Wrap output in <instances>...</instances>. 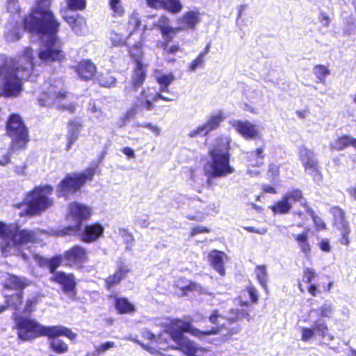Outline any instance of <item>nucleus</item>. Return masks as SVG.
I'll use <instances>...</instances> for the list:
<instances>
[{
	"label": "nucleus",
	"mask_w": 356,
	"mask_h": 356,
	"mask_svg": "<svg viewBox=\"0 0 356 356\" xmlns=\"http://www.w3.org/2000/svg\"><path fill=\"white\" fill-rule=\"evenodd\" d=\"M51 0H38L37 7L24 19V29L41 38L39 59L44 63L60 61L65 58L56 36L59 23L49 10Z\"/></svg>",
	"instance_id": "obj_1"
},
{
	"label": "nucleus",
	"mask_w": 356,
	"mask_h": 356,
	"mask_svg": "<svg viewBox=\"0 0 356 356\" xmlns=\"http://www.w3.org/2000/svg\"><path fill=\"white\" fill-rule=\"evenodd\" d=\"M33 51L26 47L17 60H8L0 55V97H16L23 90V80L33 70Z\"/></svg>",
	"instance_id": "obj_2"
},
{
	"label": "nucleus",
	"mask_w": 356,
	"mask_h": 356,
	"mask_svg": "<svg viewBox=\"0 0 356 356\" xmlns=\"http://www.w3.org/2000/svg\"><path fill=\"white\" fill-rule=\"evenodd\" d=\"M232 139L226 135L216 138L213 145L208 150L211 159L203 167L204 175L208 180L227 177L234 172L230 164Z\"/></svg>",
	"instance_id": "obj_3"
},
{
	"label": "nucleus",
	"mask_w": 356,
	"mask_h": 356,
	"mask_svg": "<svg viewBox=\"0 0 356 356\" xmlns=\"http://www.w3.org/2000/svg\"><path fill=\"white\" fill-rule=\"evenodd\" d=\"M18 337L22 341H29L39 337H54L65 336L72 341L76 339V334L70 329L63 325L44 326L35 320L18 317L14 314Z\"/></svg>",
	"instance_id": "obj_4"
},
{
	"label": "nucleus",
	"mask_w": 356,
	"mask_h": 356,
	"mask_svg": "<svg viewBox=\"0 0 356 356\" xmlns=\"http://www.w3.org/2000/svg\"><path fill=\"white\" fill-rule=\"evenodd\" d=\"M52 193L53 188L49 185L35 187L26 195L24 202L19 205V207H24L19 215L35 216L48 209L54 204L53 199L50 197Z\"/></svg>",
	"instance_id": "obj_5"
},
{
	"label": "nucleus",
	"mask_w": 356,
	"mask_h": 356,
	"mask_svg": "<svg viewBox=\"0 0 356 356\" xmlns=\"http://www.w3.org/2000/svg\"><path fill=\"white\" fill-rule=\"evenodd\" d=\"M67 97V92L62 79H52L44 86L42 93L39 95L38 101L41 106H62L70 113L75 111L76 104H62Z\"/></svg>",
	"instance_id": "obj_6"
},
{
	"label": "nucleus",
	"mask_w": 356,
	"mask_h": 356,
	"mask_svg": "<svg viewBox=\"0 0 356 356\" xmlns=\"http://www.w3.org/2000/svg\"><path fill=\"white\" fill-rule=\"evenodd\" d=\"M44 234L41 231L19 229L16 224H5L0 222V238L14 245L36 243Z\"/></svg>",
	"instance_id": "obj_7"
},
{
	"label": "nucleus",
	"mask_w": 356,
	"mask_h": 356,
	"mask_svg": "<svg viewBox=\"0 0 356 356\" xmlns=\"http://www.w3.org/2000/svg\"><path fill=\"white\" fill-rule=\"evenodd\" d=\"M6 134L11 138L10 150L24 149L29 140L28 129L21 117L13 114L6 123Z\"/></svg>",
	"instance_id": "obj_8"
},
{
	"label": "nucleus",
	"mask_w": 356,
	"mask_h": 356,
	"mask_svg": "<svg viewBox=\"0 0 356 356\" xmlns=\"http://www.w3.org/2000/svg\"><path fill=\"white\" fill-rule=\"evenodd\" d=\"M96 166L92 165L81 173L67 175L58 185V193L60 195L67 197L78 191L87 181L92 179Z\"/></svg>",
	"instance_id": "obj_9"
},
{
	"label": "nucleus",
	"mask_w": 356,
	"mask_h": 356,
	"mask_svg": "<svg viewBox=\"0 0 356 356\" xmlns=\"http://www.w3.org/2000/svg\"><path fill=\"white\" fill-rule=\"evenodd\" d=\"M69 210L68 217L72 218L74 220V225L70 226L65 229L60 231V234L61 236L76 232L80 227L81 221L88 218L91 214L90 207L76 202L70 204L69 205Z\"/></svg>",
	"instance_id": "obj_10"
},
{
	"label": "nucleus",
	"mask_w": 356,
	"mask_h": 356,
	"mask_svg": "<svg viewBox=\"0 0 356 356\" xmlns=\"http://www.w3.org/2000/svg\"><path fill=\"white\" fill-rule=\"evenodd\" d=\"M298 154L306 172L314 177L321 176L318 161L315 159L312 150L302 145L299 147Z\"/></svg>",
	"instance_id": "obj_11"
},
{
	"label": "nucleus",
	"mask_w": 356,
	"mask_h": 356,
	"mask_svg": "<svg viewBox=\"0 0 356 356\" xmlns=\"http://www.w3.org/2000/svg\"><path fill=\"white\" fill-rule=\"evenodd\" d=\"M330 212L333 216L334 223L338 227L341 231V237L340 242L343 245H348L350 243L349 234L350 229L348 222L345 220V212L339 207L335 206L330 209Z\"/></svg>",
	"instance_id": "obj_12"
},
{
	"label": "nucleus",
	"mask_w": 356,
	"mask_h": 356,
	"mask_svg": "<svg viewBox=\"0 0 356 356\" xmlns=\"http://www.w3.org/2000/svg\"><path fill=\"white\" fill-rule=\"evenodd\" d=\"M231 124L236 131L246 140H253L260 137V131L257 126L248 120H234Z\"/></svg>",
	"instance_id": "obj_13"
},
{
	"label": "nucleus",
	"mask_w": 356,
	"mask_h": 356,
	"mask_svg": "<svg viewBox=\"0 0 356 356\" xmlns=\"http://www.w3.org/2000/svg\"><path fill=\"white\" fill-rule=\"evenodd\" d=\"M317 274L313 268H305L302 271L301 280H298V287L300 292L305 291L302 282L309 284L307 287V292L312 296L316 297L321 292L319 286L316 284H312V281L316 278Z\"/></svg>",
	"instance_id": "obj_14"
},
{
	"label": "nucleus",
	"mask_w": 356,
	"mask_h": 356,
	"mask_svg": "<svg viewBox=\"0 0 356 356\" xmlns=\"http://www.w3.org/2000/svg\"><path fill=\"white\" fill-rule=\"evenodd\" d=\"M200 20V13L197 10L187 11L177 19L178 30L193 31Z\"/></svg>",
	"instance_id": "obj_15"
},
{
	"label": "nucleus",
	"mask_w": 356,
	"mask_h": 356,
	"mask_svg": "<svg viewBox=\"0 0 356 356\" xmlns=\"http://www.w3.org/2000/svg\"><path fill=\"white\" fill-rule=\"evenodd\" d=\"M137 103L133 105L127 110L125 114L127 119H133L138 114V111L142 108L150 111L154 108L152 100L147 99V92L145 89H143L137 97Z\"/></svg>",
	"instance_id": "obj_16"
},
{
	"label": "nucleus",
	"mask_w": 356,
	"mask_h": 356,
	"mask_svg": "<svg viewBox=\"0 0 356 356\" xmlns=\"http://www.w3.org/2000/svg\"><path fill=\"white\" fill-rule=\"evenodd\" d=\"M61 14L65 21L70 26L76 35H83L87 30L86 19L80 15H70L67 10H62Z\"/></svg>",
	"instance_id": "obj_17"
},
{
	"label": "nucleus",
	"mask_w": 356,
	"mask_h": 356,
	"mask_svg": "<svg viewBox=\"0 0 356 356\" xmlns=\"http://www.w3.org/2000/svg\"><path fill=\"white\" fill-rule=\"evenodd\" d=\"M147 64L138 63L135 64L131 74V87L137 90L145 81L147 76Z\"/></svg>",
	"instance_id": "obj_18"
},
{
	"label": "nucleus",
	"mask_w": 356,
	"mask_h": 356,
	"mask_svg": "<svg viewBox=\"0 0 356 356\" xmlns=\"http://www.w3.org/2000/svg\"><path fill=\"white\" fill-rule=\"evenodd\" d=\"M169 19L165 15H161L159 19V24L157 28L160 31L162 38L163 39V47H166L168 44L172 41L174 35L180 31L177 27H172L168 25Z\"/></svg>",
	"instance_id": "obj_19"
},
{
	"label": "nucleus",
	"mask_w": 356,
	"mask_h": 356,
	"mask_svg": "<svg viewBox=\"0 0 356 356\" xmlns=\"http://www.w3.org/2000/svg\"><path fill=\"white\" fill-rule=\"evenodd\" d=\"M175 289L179 292L181 297L187 296L193 291L201 292L203 290L202 286L192 280H188L186 277H179L174 284Z\"/></svg>",
	"instance_id": "obj_20"
},
{
	"label": "nucleus",
	"mask_w": 356,
	"mask_h": 356,
	"mask_svg": "<svg viewBox=\"0 0 356 356\" xmlns=\"http://www.w3.org/2000/svg\"><path fill=\"white\" fill-rule=\"evenodd\" d=\"M65 259L67 265L79 268L86 261V254L81 247L74 246L65 254Z\"/></svg>",
	"instance_id": "obj_21"
},
{
	"label": "nucleus",
	"mask_w": 356,
	"mask_h": 356,
	"mask_svg": "<svg viewBox=\"0 0 356 356\" xmlns=\"http://www.w3.org/2000/svg\"><path fill=\"white\" fill-rule=\"evenodd\" d=\"M51 280L62 286L64 293H67L74 291L76 282L72 274H65L63 272H56L51 278Z\"/></svg>",
	"instance_id": "obj_22"
},
{
	"label": "nucleus",
	"mask_w": 356,
	"mask_h": 356,
	"mask_svg": "<svg viewBox=\"0 0 356 356\" xmlns=\"http://www.w3.org/2000/svg\"><path fill=\"white\" fill-rule=\"evenodd\" d=\"M208 258L213 268L220 275H225L224 259H227V254L223 252L213 250L209 254Z\"/></svg>",
	"instance_id": "obj_23"
},
{
	"label": "nucleus",
	"mask_w": 356,
	"mask_h": 356,
	"mask_svg": "<svg viewBox=\"0 0 356 356\" xmlns=\"http://www.w3.org/2000/svg\"><path fill=\"white\" fill-rule=\"evenodd\" d=\"M349 147L356 149V138L348 134L337 136V138L330 144V148L333 151H341Z\"/></svg>",
	"instance_id": "obj_24"
},
{
	"label": "nucleus",
	"mask_w": 356,
	"mask_h": 356,
	"mask_svg": "<svg viewBox=\"0 0 356 356\" xmlns=\"http://www.w3.org/2000/svg\"><path fill=\"white\" fill-rule=\"evenodd\" d=\"M243 293H247L250 300H243V294L239 295L236 300L241 307H248L251 305H256L259 300V293L257 289L252 284L250 283L243 290Z\"/></svg>",
	"instance_id": "obj_25"
},
{
	"label": "nucleus",
	"mask_w": 356,
	"mask_h": 356,
	"mask_svg": "<svg viewBox=\"0 0 356 356\" xmlns=\"http://www.w3.org/2000/svg\"><path fill=\"white\" fill-rule=\"evenodd\" d=\"M75 71L81 79L88 80L94 76L96 67L90 60H86L81 61L75 67Z\"/></svg>",
	"instance_id": "obj_26"
},
{
	"label": "nucleus",
	"mask_w": 356,
	"mask_h": 356,
	"mask_svg": "<svg viewBox=\"0 0 356 356\" xmlns=\"http://www.w3.org/2000/svg\"><path fill=\"white\" fill-rule=\"evenodd\" d=\"M104 232V228L99 224H95L86 226L82 234L84 242L92 243L99 238Z\"/></svg>",
	"instance_id": "obj_27"
},
{
	"label": "nucleus",
	"mask_w": 356,
	"mask_h": 356,
	"mask_svg": "<svg viewBox=\"0 0 356 356\" xmlns=\"http://www.w3.org/2000/svg\"><path fill=\"white\" fill-rule=\"evenodd\" d=\"M274 215H284L289 213L292 209L291 202L282 195L280 200H277L269 207Z\"/></svg>",
	"instance_id": "obj_28"
},
{
	"label": "nucleus",
	"mask_w": 356,
	"mask_h": 356,
	"mask_svg": "<svg viewBox=\"0 0 356 356\" xmlns=\"http://www.w3.org/2000/svg\"><path fill=\"white\" fill-rule=\"evenodd\" d=\"M224 120V115L221 111L215 114L211 115L207 121L203 124L205 129V134L207 135L212 131L218 129Z\"/></svg>",
	"instance_id": "obj_29"
},
{
	"label": "nucleus",
	"mask_w": 356,
	"mask_h": 356,
	"mask_svg": "<svg viewBox=\"0 0 356 356\" xmlns=\"http://www.w3.org/2000/svg\"><path fill=\"white\" fill-rule=\"evenodd\" d=\"M115 308L120 314H133L136 311L135 305L126 298H117L114 302Z\"/></svg>",
	"instance_id": "obj_30"
},
{
	"label": "nucleus",
	"mask_w": 356,
	"mask_h": 356,
	"mask_svg": "<svg viewBox=\"0 0 356 356\" xmlns=\"http://www.w3.org/2000/svg\"><path fill=\"white\" fill-rule=\"evenodd\" d=\"M284 196L290 202H299L304 208L309 209V204L300 188H292L291 191L286 193Z\"/></svg>",
	"instance_id": "obj_31"
},
{
	"label": "nucleus",
	"mask_w": 356,
	"mask_h": 356,
	"mask_svg": "<svg viewBox=\"0 0 356 356\" xmlns=\"http://www.w3.org/2000/svg\"><path fill=\"white\" fill-rule=\"evenodd\" d=\"M63 261V258L61 255H57L51 259L39 257L38 259L40 266H47L53 275L56 273V269L61 265Z\"/></svg>",
	"instance_id": "obj_32"
},
{
	"label": "nucleus",
	"mask_w": 356,
	"mask_h": 356,
	"mask_svg": "<svg viewBox=\"0 0 356 356\" xmlns=\"http://www.w3.org/2000/svg\"><path fill=\"white\" fill-rule=\"evenodd\" d=\"M24 31L19 26L10 24L6 28L4 38L8 42L17 41L21 38Z\"/></svg>",
	"instance_id": "obj_33"
},
{
	"label": "nucleus",
	"mask_w": 356,
	"mask_h": 356,
	"mask_svg": "<svg viewBox=\"0 0 356 356\" xmlns=\"http://www.w3.org/2000/svg\"><path fill=\"white\" fill-rule=\"evenodd\" d=\"M81 127V124L78 120H72L68 123V148H70L73 143L77 139Z\"/></svg>",
	"instance_id": "obj_34"
},
{
	"label": "nucleus",
	"mask_w": 356,
	"mask_h": 356,
	"mask_svg": "<svg viewBox=\"0 0 356 356\" xmlns=\"http://www.w3.org/2000/svg\"><path fill=\"white\" fill-rule=\"evenodd\" d=\"M29 285V281L24 278L15 275H9V278L4 284V288L20 290Z\"/></svg>",
	"instance_id": "obj_35"
},
{
	"label": "nucleus",
	"mask_w": 356,
	"mask_h": 356,
	"mask_svg": "<svg viewBox=\"0 0 356 356\" xmlns=\"http://www.w3.org/2000/svg\"><path fill=\"white\" fill-rule=\"evenodd\" d=\"M131 271V268L124 262H118L117 269L113 274V284L120 282Z\"/></svg>",
	"instance_id": "obj_36"
},
{
	"label": "nucleus",
	"mask_w": 356,
	"mask_h": 356,
	"mask_svg": "<svg viewBox=\"0 0 356 356\" xmlns=\"http://www.w3.org/2000/svg\"><path fill=\"white\" fill-rule=\"evenodd\" d=\"M129 53L135 64L143 63V59L144 57V52L143 50V44L140 42H136L130 47L129 49Z\"/></svg>",
	"instance_id": "obj_37"
},
{
	"label": "nucleus",
	"mask_w": 356,
	"mask_h": 356,
	"mask_svg": "<svg viewBox=\"0 0 356 356\" xmlns=\"http://www.w3.org/2000/svg\"><path fill=\"white\" fill-rule=\"evenodd\" d=\"M162 9L177 14L181 11L183 6L180 0H162Z\"/></svg>",
	"instance_id": "obj_38"
},
{
	"label": "nucleus",
	"mask_w": 356,
	"mask_h": 356,
	"mask_svg": "<svg viewBox=\"0 0 356 356\" xmlns=\"http://www.w3.org/2000/svg\"><path fill=\"white\" fill-rule=\"evenodd\" d=\"M22 292L19 291L15 295H6L7 307H13L15 311H19L22 306Z\"/></svg>",
	"instance_id": "obj_39"
},
{
	"label": "nucleus",
	"mask_w": 356,
	"mask_h": 356,
	"mask_svg": "<svg viewBox=\"0 0 356 356\" xmlns=\"http://www.w3.org/2000/svg\"><path fill=\"white\" fill-rule=\"evenodd\" d=\"M256 278L262 288L267 291L268 274L264 265H259L255 268Z\"/></svg>",
	"instance_id": "obj_40"
},
{
	"label": "nucleus",
	"mask_w": 356,
	"mask_h": 356,
	"mask_svg": "<svg viewBox=\"0 0 356 356\" xmlns=\"http://www.w3.org/2000/svg\"><path fill=\"white\" fill-rule=\"evenodd\" d=\"M58 337H49L51 339L50 346L52 350L58 354H62L67 352L68 346L63 341L57 338Z\"/></svg>",
	"instance_id": "obj_41"
},
{
	"label": "nucleus",
	"mask_w": 356,
	"mask_h": 356,
	"mask_svg": "<svg viewBox=\"0 0 356 356\" xmlns=\"http://www.w3.org/2000/svg\"><path fill=\"white\" fill-rule=\"evenodd\" d=\"M314 73L319 81L323 83L325 77L330 74V72L327 67L318 64L314 67Z\"/></svg>",
	"instance_id": "obj_42"
},
{
	"label": "nucleus",
	"mask_w": 356,
	"mask_h": 356,
	"mask_svg": "<svg viewBox=\"0 0 356 356\" xmlns=\"http://www.w3.org/2000/svg\"><path fill=\"white\" fill-rule=\"evenodd\" d=\"M312 328L315 330V334L322 338H325L329 334V328L324 321H316Z\"/></svg>",
	"instance_id": "obj_43"
},
{
	"label": "nucleus",
	"mask_w": 356,
	"mask_h": 356,
	"mask_svg": "<svg viewBox=\"0 0 356 356\" xmlns=\"http://www.w3.org/2000/svg\"><path fill=\"white\" fill-rule=\"evenodd\" d=\"M67 8L64 10L77 11L83 10L86 6V0H65Z\"/></svg>",
	"instance_id": "obj_44"
},
{
	"label": "nucleus",
	"mask_w": 356,
	"mask_h": 356,
	"mask_svg": "<svg viewBox=\"0 0 356 356\" xmlns=\"http://www.w3.org/2000/svg\"><path fill=\"white\" fill-rule=\"evenodd\" d=\"M205 58L202 55H197L188 65V70L195 72L199 68H202L204 66Z\"/></svg>",
	"instance_id": "obj_45"
},
{
	"label": "nucleus",
	"mask_w": 356,
	"mask_h": 356,
	"mask_svg": "<svg viewBox=\"0 0 356 356\" xmlns=\"http://www.w3.org/2000/svg\"><path fill=\"white\" fill-rule=\"evenodd\" d=\"M319 316L330 318L333 314V306L331 304L324 303L318 308Z\"/></svg>",
	"instance_id": "obj_46"
},
{
	"label": "nucleus",
	"mask_w": 356,
	"mask_h": 356,
	"mask_svg": "<svg viewBox=\"0 0 356 356\" xmlns=\"http://www.w3.org/2000/svg\"><path fill=\"white\" fill-rule=\"evenodd\" d=\"M175 80V76L172 74H162L156 78V82L160 86H169Z\"/></svg>",
	"instance_id": "obj_47"
},
{
	"label": "nucleus",
	"mask_w": 356,
	"mask_h": 356,
	"mask_svg": "<svg viewBox=\"0 0 356 356\" xmlns=\"http://www.w3.org/2000/svg\"><path fill=\"white\" fill-rule=\"evenodd\" d=\"M125 13L120 0H113V17H122Z\"/></svg>",
	"instance_id": "obj_48"
},
{
	"label": "nucleus",
	"mask_w": 356,
	"mask_h": 356,
	"mask_svg": "<svg viewBox=\"0 0 356 356\" xmlns=\"http://www.w3.org/2000/svg\"><path fill=\"white\" fill-rule=\"evenodd\" d=\"M309 232V228L305 227L301 233L293 234V236L296 242L300 245H307L308 234Z\"/></svg>",
	"instance_id": "obj_49"
},
{
	"label": "nucleus",
	"mask_w": 356,
	"mask_h": 356,
	"mask_svg": "<svg viewBox=\"0 0 356 356\" xmlns=\"http://www.w3.org/2000/svg\"><path fill=\"white\" fill-rule=\"evenodd\" d=\"M315 330L312 327H302L301 328V340L303 341H308L315 336Z\"/></svg>",
	"instance_id": "obj_50"
},
{
	"label": "nucleus",
	"mask_w": 356,
	"mask_h": 356,
	"mask_svg": "<svg viewBox=\"0 0 356 356\" xmlns=\"http://www.w3.org/2000/svg\"><path fill=\"white\" fill-rule=\"evenodd\" d=\"M252 155L257 161V165L259 166V165L264 164V159L265 158L264 147H259L256 148L252 152Z\"/></svg>",
	"instance_id": "obj_51"
},
{
	"label": "nucleus",
	"mask_w": 356,
	"mask_h": 356,
	"mask_svg": "<svg viewBox=\"0 0 356 356\" xmlns=\"http://www.w3.org/2000/svg\"><path fill=\"white\" fill-rule=\"evenodd\" d=\"M129 24L132 27L133 31H138L141 26V20L138 15L133 13L129 17Z\"/></svg>",
	"instance_id": "obj_52"
},
{
	"label": "nucleus",
	"mask_w": 356,
	"mask_h": 356,
	"mask_svg": "<svg viewBox=\"0 0 356 356\" xmlns=\"http://www.w3.org/2000/svg\"><path fill=\"white\" fill-rule=\"evenodd\" d=\"M118 237L122 239V243L129 245L134 241V237L131 233L126 229H120Z\"/></svg>",
	"instance_id": "obj_53"
},
{
	"label": "nucleus",
	"mask_w": 356,
	"mask_h": 356,
	"mask_svg": "<svg viewBox=\"0 0 356 356\" xmlns=\"http://www.w3.org/2000/svg\"><path fill=\"white\" fill-rule=\"evenodd\" d=\"M310 210L312 212V220H313L314 223L315 225L316 229V230H324V229H326V224L325 223L321 217L315 215L314 213V211L312 209H310Z\"/></svg>",
	"instance_id": "obj_54"
},
{
	"label": "nucleus",
	"mask_w": 356,
	"mask_h": 356,
	"mask_svg": "<svg viewBox=\"0 0 356 356\" xmlns=\"http://www.w3.org/2000/svg\"><path fill=\"white\" fill-rule=\"evenodd\" d=\"M280 165H277L275 163H270L268 165L267 173L272 178L277 177L280 175Z\"/></svg>",
	"instance_id": "obj_55"
},
{
	"label": "nucleus",
	"mask_w": 356,
	"mask_h": 356,
	"mask_svg": "<svg viewBox=\"0 0 356 356\" xmlns=\"http://www.w3.org/2000/svg\"><path fill=\"white\" fill-rule=\"evenodd\" d=\"M38 302V298L33 297L31 299H28L26 300V303L24 307L23 313L29 314L33 312V307L36 305Z\"/></svg>",
	"instance_id": "obj_56"
},
{
	"label": "nucleus",
	"mask_w": 356,
	"mask_h": 356,
	"mask_svg": "<svg viewBox=\"0 0 356 356\" xmlns=\"http://www.w3.org/2000/svg\"><path fill=\"white\" fill-rule=\"evenodd\" d=\"M8 12L15 14L19 11V5L18 0H7Z\"/></svg>",
	"instance_id": "obj_57"
},
{
	"label": "nucleus",
	"mask_w": 356,
	"mask_h": 356,
	"mask_svg": "<svg viewBox=\"0 0 356 356\" xmlns=\"http://www.w3.org/2000/svg\"><path fill=\"white\" fill-rule=\"evenodd\" d=\"M205 129L203 126V124L202 125H200L198 126L196 129L191 131L188 136L190 137V138H195L196 137L197 135H201V136H207V134H205Z\"/></svg>",
	"instance_id": "obj_58"
},
{
	"label": "nucleus",
	"mask_w": 356,
	"mask_h": 356,
	"mask_svg": "<svg viewBox=\"0 0 356 356\" xmlns=\"http://www.w3.org/2000/svg\"><path fill=\"white\" fill-rule=\"evenodd\" d=\"M138 127L141 128L149 129L156 136L159 135L160 134V129L156 125L152 124L149 122L138 124Z\"/></svg>",
	"instance_id": "obj_59"
},
{
	"label": "nucleus",
	"mask_w": 356,
	"mask_h": 356,
	"mask_svg": "<svg viewBox=\"0 0 356 356\" xmlns=\"http://www.w3.org/2000/svg\"><path fill=\"white\" fill-rule=\"evenodd\" d=\"M146 3L148 7L155 9V10H161L162 9V0H145Z\"/></svg>",
	"instance_id": "obj_60"
},
{
	"label": "nucleus",
	"mask_w": 356,
	"mask_h": 356,
	"mask_svg": "<svg viewBox=\"0 0 356 356\" xmlns=\"http://www.w3.org/2000/svg\"><path fill=\"white\" fill-rule=\"evenodd\" d=\"M210 232V229L206 227H203V226H196V227H194L191 231V233H190V235L191 236H193L197 234H200V233H208Z\"/></svg>",
	"instance_id": "obj_61"
},
{
	"label": "nucleus",
	"mask_w": 356,
	"mask_h": 356,
	"mask_svg": "<svg viewBox=\"0 0 356 356\" xmlns=\"http://www.w3.org/2000/svg\"><path fill=\"white\" fill-rule=\"evenodd\" d=\"M111 348V343L106 342V343L101 345L100 346L96 348L95 353H94V355H99L102 353H104L105 351L109 350Z\"/></svg>",
	"instance_id": "obj_62"
},
{
	"label": "nucleus",
	"mask_w": 356,
	"mask_h": 356,
	"mask_svg": "<svg viewBox=\"0 0 356 356\" xmlns=\"http://www.w3.org/2000/svg\"><path fill=\"white\" fill-rule=\"evenodd\" d=\"M163 49L166 51L168 54H175L179 51H180V47L179 44H174L170 47H163Z\"/></svg>",
	"instance_id": "obj_63"
},
{
	"label": "nucleus",
	"mask_w": 356,
	"mask_h": 356,
	"mask_svg": "<svg viewBox=\"0 0 356 356\" xmlns=\"http://www.w3.org/2000/svg\"><path fill=\"white\" fill-rule=\"evenodd\" d=\"M26 165L25 164L16 165L15 167V172L18 175H25L26 173Z\"/></svg>",
	"instance_id": "obj_64"
}]
</instances>
